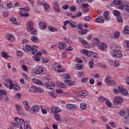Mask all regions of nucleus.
I'll return each mask as SVG.
<instances>
[{
	"label": "nucleus",
	"mask_w": 129,
	"mask_h": 129,
	"mask_svg": "<svg viewBox=\"0 0 129 129\" xmlns=\"http://www.w3.org/2000/svg\"><path fill=\"white\" fill-rule=\"evenodd\" d=\"M113 4L117 6V8H119V10H123V4L121 3V1L114 0L113 1Z\"/></svg>",
	"instance_id": "4"
},
{
	"label": "nucleus",
	"mask_w": 129,
	"mask_h": 129,
	"mask_svg": "<svg viewBox=\"0 0 129 129\" xmlns=\"http://www.w3.org/2000/svg\"><path fill=\"white\" fill-rule=\"evenodd\" d=\"M107 99H105V98H104V97L101 96L98 98V100L100 102H104V101H106Z\"/></svg>",
	"instance_id": "40"
},
{
	"label": "nucleus",
	"mask_w": 129,
	"mask_h": 129,
	"mask_svg": "<svg viewBox=\"0 0 129 129\" xmlns=\"http://www.w3.org/2000/svg\"><path fill=\"white\" fill-rule=\"evenodd\" d=\"M43 7L44 8V10L45 11H46V12H48V11H49V10H50V6H49V5L47 4H44L43 5Z\"/></svg>",
	"instance_id": "39"
},
{
	"label": "nucleus",
	"mask_w": 129,
	"mask_h": 129,
	"mask_svg": "<svg viewBox=\"0 0 129 129\" xmlns=\"http://www.w3.org/2000/svg\"><path fill=\"white\" fill-rule=\"evenodd\" d=\"M27 31L30 32L31 35L37 36V30L34 29V24L31 21H28L26 24Z\"/></svg>",
	"instance_id": "1"
},
{
	"label": "nucleus",
	"mask_w": 129,
	"mask_h": 129,
	"mask_svg": "<svg viewBox=\"0 0 129 129\" xmlns=\"http://www.w3.org/2000/svg\"><path fill=\"white\" fill-rule=\"evenodd\" d=\"M70 26L72 28H76V23L75 22H70Z\"/></svg>",
	"instance_id": "57"
},
{
	"label": "nucleus",
	"mask_w": 129,
	"mask_h": 129,
	"mask_svg": "<svg viewBox=\"0 0 129 129\" xmlns=\"http://www.w3.org/2000/svg\"><path fill=\"white\" fill-rule=\"evenodd\" d=\"M111 77L109 76H108L105 79L104 82H105V83H106V84H109L110 83V81L111 80Z\"/></svg>",
	"instance_id": "33"
},
{
	"label": "nucleus",
	"mask_w": 129,
	"mask_h": 129,
	"mask_svg": "<svg viewBox=\"0 0 129 129\" xmlns=\"http://www.w3.org/2000/svg\"><path fill=\"white\" fill-rule=\"evenodd\" d=\"M80 108L82 110H85L87 108V104L86 103H81L80 104Z\"/></svg>",
	"instance_id": "26"
},
{
	"label": "nucleus",
	"mask_w": 129,
	"mask_h": 129,
	"mask_svg": "<svg viewBox=\"0 0 129 129\" xmlns=\"http://www.w3.org/2000/svg\"><path fill=\"white\" fill-rule=\"evenodd\" d=\"M96 22H97V23H99L100 24H103V23H104V18L102 16H99L96 19Z\"/></svg>",
	"instance_id": "20"
},
{
	"label": "nucleus",
	"mask_w": 129,
	"mask_h": 129,
	"mask_svg": "<svg viewBox=\"0 0 129 129\" xmlns=\"http://www.w3.org/2000/svg\"><path fill=\"white\" fill-rule=\"evenodd\" d=\"M6 37L8 41H10V42H14L15 36H14L13 34H7L6 35Z\"/></svg>",
	"instance_id": "14"
},
{
	"label": "nucleus",
	"mask_w": 129,
	"mask_h": 129,
	"mask_svg": "<svg viewBox=\"0 0 129 129\" xmlns=\"http://www.w3.org/2000/svg\"><path fill=\"white\" fill-rule=\"evenodd\" d=\"M9 88L10 89H14V90H16V91H19V90H21V88L19 86L14 84H12Z\"/></svg>",
	"instance_id": "11"
},
{
	"label": "nucleus",
	"mask_w": 129,
	"mask_h": 129,
	"mask_svg": "<svg viewBox=\"0 0 129 129\" xmlns=\"http://www.w3.org/2000/svg\"><path fill=\"white\" fill-rule=\"evenodd\" d=\"M85 2H86V0H77V4L81 5L82 3H84Z\"/></svg>",
	"instance_id": "59"
},
{
	"label": "nucleus",
	"mask_w": 129,
	"mask_h": 129,
	"mask_svg": "<svg viewBox=\"0 0 129 129\" xmlns=\"http://www.w3.org/2000/svg\"><path fill=\"white\" fill-rule=\"evenodd\" d=\"M54 118L57 121H59V120H60V116L58 114H55L54 115Z\"/></svg>",
	"instance_id": "55"
},
{
	"label": "nucleus",
	"mask_w": 129,
	"mask_h": 129,
	"mask_svg": "<svg viewBox=\"0 0 129 129\" xmlns=\"http://www.w3.org/2000/svg\"><path fill=\"white\" fill-rule=\"evenodd\" d=\"M77 30H79L81 29H82V24L81 23H79L77 25Z\"/></svg>",
	"instance_id": "61"
},
{
	"label": "nucleus",
	"mask_w": 129,
	"mask_h": 129,
	"mask_svg": "<svg viewBox=\"0 0 129 129\" xmlns=\"http://www.w3.org/2000/svg\"><path fill=\"white\" fill-rule=\"evenodd\" d=\"M2 56L4 57V58H6V59L9 58L10 57V55L9 54H7V52H2Z\"/></svg>",
	"instance_id": "47"
},
{
	"label": "nucleus",
	"mask_w": 129,
	"mask_h": 129,
	"mask_svg": "<svg viewBox=\"0 0 129 129\" xmlns=\"http://www.w3.org/2000/svg\"><path fill=\"white\" fill-rule=\"evenodd\" d=\"M124 122H125V123H126V124H128V123H129V119H128V117L127 116H126L125 117Z\"/></svg>",
	"instance_id": "60"
},
{
	"label": "nucleus",
	"mask_w": 129,
	"mask_h": 129,
	"mask_svg": "<svg viewBox=\"0 0 129 129\" xmlns=\"http://www.w3.org/2000/svg\"><path fill=\"white\" fill-rule=\"evenodd\" d=\"M32 51V54H35L38 51V47L36 45H34L32 47L31 49Z\"/></svg>",
	"instance_id": "37"
},
{
	"label": "nucleus",
	"mask_w": 129,
	"mask_h": 129,
	"mask_svg": "<svg viewBox=\"0 0 129 129\" xmlns=\"http://www.w3.org/2000/svg\"><path fill=\"white\" fill-rule=\"evenodd\" d=\"M105 101H106V104L107 105V106H108V107H111V105H112L111 102H110L109 100L107 99Z\"/></svg>",
	"instance_id": "45"
},
{
	"label": "nucleus",
	"mask_w": 129,
	"mask_h": 129,
	"mask_svg": "<svg viewBox=\"0 0 129 129\" xmlns=\"http://www.w3.org/2000/svg\"><path fill=\"white\" fill-rule=\"evenodd\" d=\"M106 44L104 43H101L99 46V49L100 50H104V49H106Z\"/></svg>",
	"instance_id": "38"
},
{
	"label": "nucleus",
	"mask_w": 129,
	"mask_h": 129,
	"mask_svg": "<svg viewBox=\"0 0 129 129\" xmlns=\"http://www.w3.org/2000/svg\"><path fill=\"white\" fill-rule=\"evenodd\" d=\"M114 102L115 105H116V104L120 105L122 103V98L120 97H116L114 99Z\"/></svg>",
	"instance_id": "7"
},
{
	"label": "nucleus",
	"mask_w": 129,
	"mask_h": 129,
	"mask_svg": "<svg viewBox=\"0 0 129 129\" xmlns=\"http://www.w3.org/2000/svg\"><path fill=\"white\" fill-rule=\"evenodd\" d=\"M66 107L67 109L73 110V109H75V108H77V106H76V105L68 104L66 106Z\"/></svg>",
	"instance_id": "12"
},
{
	"label": "nucleus",
	"mask_w": 129,
	"mask_h": 129,
	"mask_svg": "<svg viewBox=\"0 0 129 129\" xmlns=\"http://www.w3.org/2000/svg\"><path fill=\"white\" fill-rule=\"evenodd\" d=\"M53 9L54 12H55L56 13H60V8H59V6H53Z\"/></svg>",
	"instance_id": "41"
},
{
	"label": "nucleus",
	"mask_w": 129,
	"mask_h": 129,
	"mask_svg": "<svg viewBox=\"0 0 129 129\" xmlns=\"http://www.w3.org/2000/svg\"><path fill=\"white\" fill-rule=\"evenodd\" d=\"M29 11H30V9H29V8H20L19 14L20 15V16H22L24 15V13H26V12H29Z\"/></svg>",
	"instance_id": "17"
},
{
	"label": "nucleus",
	"mask_w": 129,
	"mask_h": 129,
	"mask_svg": "<svg viewBox=\"0 0 129 129\" xmlns=\"http://www.w3.org/2000/svg\"><path fill=\"white\" fill-rule=\"evenodd\" d=\"M89 83H90V84H91L92 85L94 84V79L90 78L89 79Z\"/></svg>",
	"instance_id": "64"
},
{
	"label": "nucleus",
	"mask_w": 129,
	"mask_h": 129,
	"mask_svg": "<svg viewBox=\"0 0 129 129\" xmlns=\"http://www.w3.org/2000/svg\"><path fill=\"white\" fill-rule=\"evenodd\" d=\"M52 68L53 70L57 71V72H58L59 73L65 72V70L62 69V67L58 63H53L52 65Z\"/></svg>",
	"instance_id": "2"
},
{
	"label": "nucleus",
	"mask_w": 129,
	"mask_h": 129,
	"mask_svg": "<svg viewBox=\"0 0 129 129\" xmlns=\"http://www.w3.org/2000/svg\"><path fill=\"white\" fill-rule=\"evenodd\" d=\"M82 65L81 64H77L76 66V69H77V70H82Z\"/></svg>",
	"instance_id": "48"
},
{
	"label": "nucleus",
	"mask_w": 129,
	"mask_h": 129,
	"mask_svg": "<svg viewBox=\"0 0 129 129\" xmlns=\"http://www.w3.org/2000/svg\"><path fill=\"white\" fill-rule=\"evenodd\" d=\"M16 110H17V112L18 113H19V114H21L22 113V109L21 106L19 105H16Z\"/></svg>",
	"instance_id": "34"
},
{
	"label": "nucleus",
	"mask_w": 129,
	"mask_h": 129,
	"mask_svg": "<svg viewBox=\"0 0 129 129\" xmlns=\"http://www.w3.org/2000/svg\"><path fill=\"white\" fill-rule=\"evenodd\" d=\"M116 20L118 22H119V23H122V22H123L122 18L120 16L116 17Z\"/></svg>",
	"instance_id": "51"
},
{
	"label": "nucleus",
	"mask_w": 129,
	"mask_h": 129,
	"mask_svg": "<svg viewBox=\"0 0 129 129\" xmlns=\"http://www.w3.org/2000/svg\"><path fill=\"white\" fill-rule=\"evenodd\" d=\"M125 110H121V111L118 112V114L121 115V116H124V115H125Z\"/></svg>",
	"instance_id": "43"
},
{
	"label": "nucleus",
	"mask_w": 129,
	"mask_h": 129,
	"mask_svg": "<svg viewBox=\"0 0 129 129\" xmlns=\"http://www.w3.org/2000/svg\"><path fill=\"white\" fill-rule=\"evenodd\" d=\"M90 55L93 57V61H95V62H97V61H98V54H97V53L94 52H90Z\"/></svg>",
	"instance_id": "9"
},
{
	"label": "nucleus",
	"mask_w": 129,
	"mask_h": 129,
	"mask_svg": "<svg viewBox=\"0 0 129 129\" xmlns=\"http://www.w3.org/2000/svg\"><path fill=\"white\" fill-rule=\"evenodd\" d=\"M64 82L66 84L68 85V86L74 85V84H75V82L72 81L71 80H65Z\"/></svg>",
	"instance_id": "25"
},
{
	"label": "nucleus",
	"mask_w": 129,
	"mask_h": 129,
	"mask_svg": "<svg viewBox=\"0 0 129 129\" xmlns=\"http://www.w3.org/2000/svg\"><path fill=\"white\" fill-rule=\"evenodd\" d=\"M29 92L34 93V92H37V87L34 86H32L29 89Z\"/></svg>",
	"instance_id": "30"
},
{
	"label": "nucleus",
	"mask_w": 129,
	"mask_h": 129,
	"mask_svg": "<svg viewBox=\"0 0 129 129\" xmlns=\"http://www.w3.org/2000/svg\"><path fill=\"white\" fill-rule=\"evenodd\" d=\"M46 87L47 88H48V89H54V88L55 87V84L52 82L49 83L46 85Z\"/></svg>",
	"instance_id": "24"
},
{
	"label": "nucleus",
	"mask_w": 129,
	"mask_h": 129,
	"mask_svg": "<svg viewBox=\"0 0 129 129\" xmlns=\"http://www.w3.org/2000/svg\"><path fill=\"white\" fill-rule=\"evenodd\" d=\"M83 12L84 13H88V12H89V8H88V7H84L83 8Z\"/></svg>",
	"instance_id": "56"
},
{
	"label": "nucleus",
	"mask_w": 129,
	"mask_h": 129,
	"mask_svg": "<svg viewBox=\"0 0 129 129\" xmlns=\"http://www.w3.org/2000/svg\"><path fill=\"white\" fill-rule=\"evenodd\" d=\"M48 30L50 31V32H58V28H56L50 26H48Z\"/></svg>",
	"instance_id": "36"
},
{
	"label": "nucleus",
	"mask_w": 129,
	"mask_h": 129,
	"mask_svg": "<svg viewBox=\"0 0 129 129\" xmlns=\"http://www.w3.org/2000/svg\"><path fill=\"white\" fill-rule=\"evenodd\" d=\"M15 121H16L18 124H23L24 123V119L16 117L15 118Z\"/></svg>",
	"instance_id": "22"
},
{
	"label": "nucleus",
	"mask_w": 129,
	"mask_h": 129,
	"mask_svg": "<svg viewBox=\"0 0 129 129\" xmlns=\"http://www.w3.org/2000/svg\"><path fill=\"white\" fill-rule=\"evenodd\" d=\"M124 44V47H125V48H127L128 50H129V41H125Z\"/></svg>",
	"instance_id": "52"
},
{
	"label": "nucleus",
	"mask_w": 129,
	"mask_h": 129,
	"mask_svg": "<svg viewBox=\"0 0 129 129\" xmlns=\"http://www.w3.org/2000/svg\"><path fill=\"white\" fill-rule=\"evenodd\" d=\"M39 26L41 30H46V28H47V24L45 22H40Z\"/></svg>",
	"instance_id": "21"
},
{
	"label": "nucleus",
	"mask_w": 129,
	"mask_h": 129,
	"mask_svg": "<svg viewBox=\"0 0 129 129\" xmlns=\"http://www.w3.org/2000/svg\"><path fill=\"white\" fill-rule=\"evenodd\" d=\"M93 65H94V63H93V60H90L89 62V66L90 69H92V68H93Z\"/></svg>",
	"instance_id": "46"
},
{
	"label": "nucleus",
	"mask_w": 129,
	"mask_h": 129,
	"mask_svg": "<svg viewBox=\"0 0 129 129\" xmlns=\"http://www.w3.org/2000/svg\"><path fill=\"white\" fill-rule=\"evenodd\" d=\"M22 17H24L26 18H28V17H29V16H30V14H29V13L28 12H27V11L26 12H24V13H23V15H21Z\"/></svg>",
	"instance_id": "62"
},
{
	"label": "nucleus",
	"mask_w": 129,
	"mask_h": 129,
	"mask_svg": "<svg viewBox=\"0 0 129 129\" xmlns=\"http://www.w3.org/2000/svg\"><path fill=\"white\" fill-rule=\"evenodd\" d=\"M77 75L78 76V77H79L80 78L81 77H82L83 76H85V74H84V73H83V72H79L77 74Z\"/></svg>",
	"instance_id": "44"
},
{
	"label": "nucleus",
	"mask_w": 129,
	"mask_h": 129,
	"mask_svg": "<svg viewBox=\"0 0 129 129\" xmlns=\"http://www.w3.org/2000/svg\"><path fill=\"white\" fill-rule=\"evenodd\" d=\"M94 43H95V45H97V46H98V45L100 44V43L99 42V40L97 39V38L94 39Z\"/></svg>",
	"instance_id": "58"
},
{
	"label": "nucleus",
	"mask_w": 129,
	"mask_h": 129,
	"mask_svg": "<svg viewBox=\"0 0 129 129\" xmlns=\"http://www.w3.org/2000/svg\"><path fill=\"white\" fill-rule=\"evenodd\" d=\"M32 81L33 83H35V84H37V85H42V84H43L42 81L39 80V79L36 78H33L32 79Z\"/></svg>",
	"instance_id": "16"
},
{
	"label": "nucleus",
	"mask_w": 129,
	"mask_h": 129,
	"mask_svg": "<svg viewBox=\"0 0 129 129\" xmlns=\"http://www.w3.org/2000/svg\"><path fill=\"white\" fill-rule=\"evenodd\" d=\"M119 90L120 93H121V94H122L123 95H127L128 94L127 91L123 89V88H122V87H119Z\"/></svg>",
	"instance_id": "18"
},
{
	"label": "nucleus",
	"mask_w": 129,
	"mask_h": 129,
	"mask_svg": "<svg viewBox=\"0 0 129 129\" xmlns=\"http://www.w3.org/2000/svg\"><path fill=\"white\" fill-rule=\"evenodd\" d=\"M56 85L58 87H60L61 88H66V85L64 84L63 83H60L59 82H56Z\"/></svg>",
	"instance_id": "28"
},
{
	"label": "nucleus",
	"mask_w": 129,
	"mask_h": 129,
	"mask_svg": "<svg viewBox=\"0 0 129 129\" xmlns=\"http://www.w3.org/2000/svg\"><path fill=\"white\" fill-rule=\"evenodd\" d=\"M44 69L42 68H39L38 69H33L32 71V73L33 75H39L40 74H45Z\"/></svg>",
	"instance_id": "3"
},
{
	"label": "nucleus",
	"mask_w": 129,
	"mask_h": 129,
	"mask_svg": "<svg viewBox=\"0 0 129 129\" xmlns=\"http://www.w3.org/2000/svg\"><path fill=\"white\" fill-rule=\"evenodd\" d=\"M31 41H32V42H34V43H37L39 39H38V37L36 36H35V35H33V36H31Z\"/></svg>",
	"instance_id": "35"
},
{
	"label": "nucleus",
	"mask_w": 129,
	"mask_h": 129,
	"mask_svg": "<svg viewBox=\"0 0 129 129\" xmlns=\"http://www.w3.org/2000/svg\"><path fill=\"white\" fill-rule=\"evenodd\" d=\"M114 67H118L119 66V61L118 60H115L114 61Z\"/></svg>",
	"instance_id": "53"
},
{
	"label": "nucleus",
	"mask_w": 129,
	"mask_h": 129,
	"mask_svg": "<svg viewBox=\"0 0 129 129\" xmlns=\"http://www.w3.org/2000/svg\"><path fill=\"white\" fill-rule=\"evenodd\" d=\"M79 32L81 33V34H82V35H84V34L86 33V30H84L82 28H81V29H79Z\"/></svg>",
	"instance_id": "54"
},
{
	"label": "nucleus",
	"mask_w": 129,
	"mask_h": 129,
	"mask_svg": "<svg viewBox=\"0 0 129 129\" xmlns=\"http://www.w3.org/2000/svg\"><path fill=\"white\" fill-rule=\"evenodd\" d=\"M113 14L115 15V17H119V12L117 10H115L113 11Z\"/></svg>",
	"instance_id": "49"
},
{
	"label": "nucleus",
	"mask_w": 129,
	"mask_h": 129,
	"mask_svg": "<svg viewBox=\"0 0 129 129\" xmlns=\"http://www.w3.org/2000/svg\"><path fill=\"white\" fill-rule=\"evenodd\" d=\"M77 9L76 7L75 6H73L72 7L70 8V11L71 12H75V11H76Z\"/></svg>",
	"instance_id": "63"
},
{
	"label": "nucleus",
	"mask_w": 129,
	"mask_h": 129,
	"mask_svg": "<svg viewBox=\"0 0 129 129\" xmlns=\"http://www.w3.org/2000/svg\"><path fill=\"white\" fill-rule=\"evenodd\" d=\"M41 56H42V52H38L34 56H33V58L34 61L39 62L41 58Z\"/></svg>",
	"instance_id": "8"
},
{
	"label": "nucleus",
	"mask_w": 129,
	"mask_h": 129,
	"mask_svg": "<svg viewBox=\"0 0 129 129\" xmlns=\"http://www.w3.org/2000/svg\"><path fill=\"white\" fill-rule=\"evenodd\" d=\"M112 56L114 58H121L122 57V54L121 51H118L114 52L112 51Z\"/></svg>",
	"instance_id": "5"
},
{
	"label": "nucleus",
	"mask_w": 129,
	"mask_h": 129,
	"mask_svg": "<svg viewBox=\"0 0 129 129\" xmlns=\"http://www.w3.org/2000/svg\"><path fill=\"white\" fill-rule=\"evenodd\" d=\"M114 38H115L116 39H118V38H119V32L116 31L115 32L114 34Z\"/></svg>",
	"instance_id": "50"
},
{
	"label": "nucleus",
	"mask_w": 129,
	"mask_h": 129,
	"mask_svg": "<svg viewBox=\"0 0 129 129\" xmlns=\"http://www.w3.org/2000/svg\"><path fill=\"white\" fill-rule=\"evenodd\" d=\"M51 112L52 113H58L60 112V109L58 107L53 106L50 109Z\"/></svg>",
	"instance_id": "10"
},
{
	"label": "nucleus",
	"mask_w": 129,
	"mask_h": 129,
	"mask_svg": "<svg viewBox=\"0 0 129 129\" xmlns=\"http://www.w3.org/2000/svg\"><path fill=\"white\" fill-rule=\"evenodd\" d=\"M11 23L14 24V25H20L19 23L17 22V19L15 18V17H12L10 19Z\"/></svg>",
	"instance_id": "31"
},
{
	"label": "nucleus",
	"mask_w": 129,
	"mask_h": 129,
	"mask_svg": "<svg viewBox=\"0 0 129 129\" xmlns=\"http://www.w3.org/2000/svg\"><path fill=\"white\" fill-rule=\"evenodd\" d=\"M87 94H88V92L87 91H79L77 93L79 96H86Z\"/></svg>",
	"instance_id": "19"
},
{
	"label": "nucleus",
	"mask_w": 129,
	"mask_h": 129,
	"mask_svg": "<svg viewBox=\"0 0 129 129\" xmlns=\"http://www.w3.org/2000/svg\"><path fill=\"white\" fill-rule=\"evenodd\" d=\"M40 110V107L39 106H33V107L30 109V112L33 114H36L37 112H39Z\"/></svg>",
	"instance_id": "6"
},
{
	"label": "nucleus",
	"mask_w": 129,
	"mask_h": 129,
	"mask_svg": "<svg viewBox=\"0 0 129 129\" xmlns=\"http://www.w3.org/2000/svg\"><path fill=\"white\" fill-rule=\"evenodd\" d=\"M111 49H112V52L115 53V52H118V51H120V46L115 44L112 46Z\"/></svg>",
	"instance_id": "13"
},
{
	"label": "nucleus",
	"mask_w": 129,
	"mask_h": 129,
	"mask_svg": "<svg viewBox=\"0 0 129 129\" xmlns=\"http://www.w3.org/2000/svg\"><path fill=\"white\" fill-rule=\"evenodd\" d=\"M24 129H31V127H30V123H29V121H26L24 122Z\"/></svg>",
	"instance_id": "29"
},
{
	"label": "nucleus",
	"mask_w": 129,
	"mask_h": 129,
	"mask_svg": "<svg viewBox=\"0 0 129 129\" xmlns=\"http://www.w3.org/2000/svg\"><path fill=\"white\" fill-rule=\"evenodd\" d=\"M129 34V28L127 26H125L123 30V34Z\"/></svg>",
	"instance_id": "42"
},
{
	"label": "nucleus",
	"mask_w": 129,
	"mask_h": 129,
	"mask_svg": "<svg viewBox=\"0 0 129 129\" xmlns=\"http://www.w3.org/2000/svg\"><path fill=\"white\" fill-rule=\"evenodd\" d=\"M67 47L66 44L64 42H60L58 44V47L60 50H64Z\"/></svg>",
	"instance_id": "23"
},
{
	"label": "nucleus",
	"mask_w": 129,
	"mask_h": 129,
	"mask_svg": "<svg viewBox=\"0 0 129 129\" xmlns=\"http://www.w3.org/2000/svg\"><path fill=\"white\" fill-rule=\"evenodd\" d=\"M81 53H82V54H85V55H87V56H88L89 57L90 56V52H89V51L86 49L81 50Z\"/></svg>",
	"instance_id": "27"
},
{
	"label": "nucleus",
	"mask_w": 129,
	"mask_h": 129,
	"mask_svg": "<svg viewBox=\"0 0 129 129\" xmlns=\"http://www.w3.org/2000/svg\"><path fill=\"white\" fill-rule=\"evenodd\" d=\"M103 16L106 21H110V18L109 17V12L106 11L103 13Z\"/></svg>",
	"instance_id": "15"
},
{
	"label": "nucleus",
	"mask_w": 129,
	"mask_h": 129,
	"mask_svg": "<svg viewBox=\"0 0 129 129\" xmlns=\"http://www.w3.org/2000/svg\"><path fill=\"white\" fill-rule=\"evenodd\" d=\"M123 10H125L127 13H129V3H125L123 5Z\"/></svg>",
	"instance_id": "32"
}]
</instances>
